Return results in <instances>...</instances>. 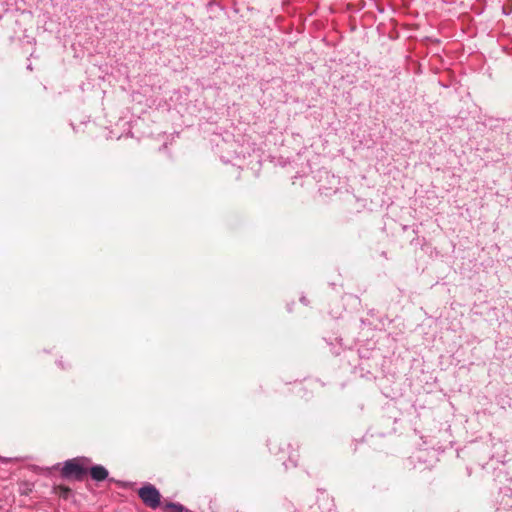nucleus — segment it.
Listing matches in <instances>:
<instances>
[{
	"mask_svg": "<svg viewBox=\"0 0 512 512\" xmlns=\"http://www.w3.org/2000/svg\"><path fill=\"white\" fill-rule=\"evenodd\" d=\"M85 472L86 469L78 459L66 461L62 468L63 476L74 477L76 479H80L85 474Z\"/></svg>",
	"mask_w": 512,
	"mask_h": 512,
	"instance_id": "2",
	"label": "nucleus"
},
{
	"mask_svg": "<svg viewBox=\"0 0 512 512\" xmlns=\"http://www.w3.org/2000/svg\"><path fill=\"white\" fill-rule=\"evenodd\" d=\"M91 476L96 481H102L107 478L108 471L100 465L93 466L90 470Z\"/></svg>",
	"mask_w": 512,
	"mask_h": 512,
	"instance_id": "3",
	"label": "nucleus"
},
{
	"mask_svg": "<svg viewBox=\"0 0 512 512\" xmlns=\"http://www.w3.org/2000/svg\"><path fill=\"white\" fill-rule=\"evenodd\" d=\"M139 496L142 501L151 508H156L160 504V493L152 485H146L139 490Z\"/></svg>",
	"mask_w": 512,
	"mask_h": 512,
	"instance_id": "1",
	"label": "nucleus"
},
{
	"mask_svg": "<svg viewBox=\"0 0 512 512\" xmlns=\"http://www.w3.org/2000/svg\"><path fill=\"white\" fill-rule=\"evenodd\" d=\"M164 510L174 511V512H182L184 510V508L179 504L168 503L164 506Z\"/></svg>",
	"mask_w": 512,
	"mask_h": 512,
	"instance_id": "4",
	"label": "nucleus"
}]
</instances>
